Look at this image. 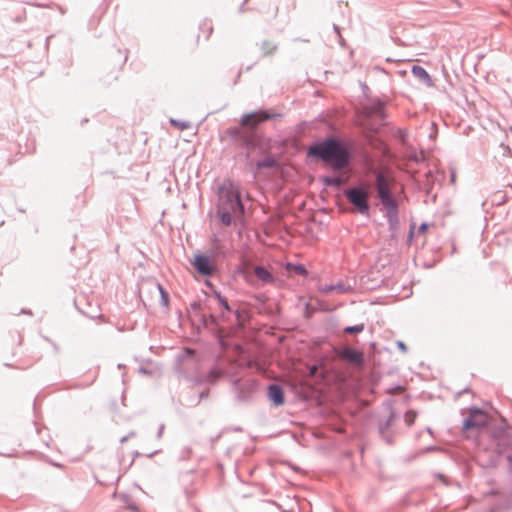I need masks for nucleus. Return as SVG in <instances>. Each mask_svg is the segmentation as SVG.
<instances>
[{
  "mask_svg": "<svg viewBox=\"0 0 512 512\" xmlns=\"http://www.w3.org/2000/svg\"><path fill=\"white\" fill-rule=\"evenodd\" d=\"M264 165H266V166H272V165H273V161H267Z\"/></svg>",
  "mask_w": 512,
  "mask_h": 512,
  "instance_id": "23",
  "label": "nucleus"
},
{
  "mask_svg": "<svg viewBox=\"0 0 512 512\" xmlns=\"http://www.w3.org/2000/svg\"><path fill=\"white\" fill-rule=\"evenodd\" d=\"M324 182L328 185L338 186L342 183V179L339 177H327L324 179Z\"/></svg>",
  "mask_w": 512,
  "mask_h": 512,
  "instance_id": "16",
  "label": "nucleus"
},
{
  "mask_svg": "<svg viewBox=\"0 0 512 512\" xmlns=\"http://www.w3.org/2000/svg\"><path fill=\"white\" fill-rule=\"evenodd\" d=\"M320 290L323 293H330L332 291H337V292L343 293L345 291V289L342 285H337V286L324 285V286H321Z\"/></svg>",
  "mask_w": 512,
  "mask_h": 512,
  "instance_id": "13",
  "label": "nucleus"
},
{
  "mask_svg": "<svg viewBox=\"0 0 512 512\" xmlns=\"http://www.w3.org/2000/svg\"><path fill=\"white\" fill-rule=\"evenodd\" d=\"M296 272L299 273V274H303V275L306 274V270L302 266L296 267Z\"/></svg>",
  "mask_w": 512,
  "mask_h": 512,
  "instance_id": "20",
  "label": "nucleus"
},
{
  "mask_svg": "<svg viewBox=\"0 0 512 512\" xmlns=\"http://www.w3.org/2000/svg\"><path fill=\"white\" fill-rule=\"evenodd\" d=\"M316 371H317V367H316V366H313V367L311 368V370H310L311 375H314V374L316 373Z\"/></svg>",
  "mask_w": 512,
  "mask_h": 512,
  "instance_id": "22",
  "label": "nucleus"
},
{
  "mask_svg": "<svg viewBox=\"0 0 512 512\" xmlns=\"http://www.w3.org/2000/svg\"><path fill=\"white\" fill-rule=\"evenodd\" d=\"M269 399L277 406L284 403L283 390L279 385L273 384L268 388Z\"/></svg>",
  "mask_w": 512,
  "mask_h": 512,
  "instance_id": "10",
  "label": "nucleus"
},
{
  "mask_svg": "<svg viewBox=\"0 0 512 512\" xmlns=\"http://www.w3.org/2000/svg\"><path fill=\"white\" fill-rule=\"evenodd\" d=\"M254 273L258 279L265 283H271L273 282V276L272 274L264 267H256L254 269Z\"/></svg>",
  "mask_w": 512,
  "mask_h": 512,
  "instance_id": "11",
  "label": "nucleus"
},
{
  "mask_svg": "<svg viewBox=\"0 0 512 512\" xmlns=\"http://www.w3.org/2000/svg\"><path fill=\"white\" fill-rule=\"evenodd\" d=\"M192 265L197 272L203 276H211L216 271L214 260L206 255L196 254Z\"/></svg>",
  "mask_w": 512,
  "mask_h": 512,
  "instance_id": "5",
  "label": "nucleus"
},
{
  "mask_svg": "<svg viewBox=\"0 0 512 512\" xmlns=\"http://www.w3.org/2000/svg\"><path fill=\"white\" fill-rule=\"evenodd\" d=\"M270 118H271V115L268 112H265V111L253 112V113L245 115L242 118L241 124H242V126H244L246 128L254 129L258 126V124H260L266 120H269Z\"/></svg>",
  "mask_w": 512,
  "mask_h": 512,
  "instance_id": "8",
  "label": "nucleus"
},
{
  "mask_svg": "<svg viewBox=\"0 0 512 512\" xmlns=\"http://www.w3.org/2000/svg\"><path fill=\"white\" fill-rule=\"evenodd\" d=\"M170 123L173 126L179 128L180 130H184V129L188 128V124L187 123L180 122V121H177V120H174V119H171Z\"/></svg>",
  "mask_w": 512,
  "mask_h": 512,
  "instance_id": "17",
  "label": "nucleus"
},
{
  "mask_svg": "<svg viewBox=\"0 0 512 512\" xmlns=\"http://www.w3.org/2000/svg\"><path fill=\"white\" fill-rule=\"evenodd\" d=\"M218 298H219V301H220L221 305H222L225 309L229 310V306H228L227 301H226L224 298H222L221 296H219V295H218Z\"/></svg>",
  "mask_w": 512,
  "mask_h": 512,
  "instance_id": "19",
  "label": "nucleus"
},
{
  "mask_svg": "<svg viewBox=\"0 0 512 512\" xmlns=\"http://www.w3.org/2000/svg\"><path fill=\"white\" fill-rule=\"evenodd\" d=\"M158 287H159L162 299L164 301V304L167 305L168 304V293L162 288L161 285H158Z\"/></svg>",
  "mask_w": 512,
  "mask_h": 512,
  "instance_id": "18",
  "label": "nucleus"
},
{
  "mask_svg": "<svg viewBox=\"0 0 512 512\" xmlns=\"http://www.w3.org/2000/svg\"><path fill=\"white\" fill-rule=\"evenodd\" d=\"M427 230V225L426 224H422L420 227H419V232L421 233H425Z\"/></svg>",
  "mask_w": 512,
  "mask_h": 512,
  "instance_id": "21",
  "label": "nucleus"
},
{
  "mask_svg": "<svg viewBox=\"0 0 512 512\" xmlns=\"http://www.w3.org/2000/svg\"><path fill=\"white\" fill-rule=\"evenodd\" d=\"M309 153L321 158L335 170L348 164L347 151L334 140H328L310 147Z\"/></svg>",
  "mask_w": 512,
  "mask_h": 512,
  "instance_id": "2",
  "label": "nucleus"
},
{
  "mask_svg": "<svg viewBox=\"0 0 512 512\" xmlns=\"http://www.w3.org/2000/svg\"><path fill=\"white\" fill-rule=\"evenodd\" d=\"M337 355L341 359L346 360L355 365H362L364 362L363 353L350 347H344L338 350Z\"/></svg>",
  "mask_w": 512,
  "mask_h": 512,
  "instance_id": "9",
  "label": "nucleus"
},
{
  "mask_svg": "<svg viewBox=\"0 0 512 512\" xmlns=\"http://www.w3.org/2000/svg\"><path fill=\"white\" fill-rule=\"evenodd\" d=\"M489 416L487 413L475 409L470 411V415L463 423L464 429L481 428L488 424Z\"/></svg>",
  "mask_w": 512,
  "mask_h": 512,
  "instance_id": "7",
  "label": "nucleus"
},
{
  "mask_svg": "<svg viewBox=\"0 0 512 512\" xmlns=\"http://www.w3.org/2000/svg\"><path fill=\"white\" fill-rule=\"evenodd\" d=\"M244 213L238 188L232 183L224 184L219 193L218 215L223 225L228 226Z\"/></svg>",
  "mask_w": 512,
  "mask_h": 512,
  "instance_id": "1",
  "label": "nucleus"
},
{
  "mask_svg": "<svg viewBox=\"0 0 512 512\" xmlns=\"http://www.w3.org/2000/svg\"><path fill=\"white\" fill-rule=\"evenodd\" d=\"M412 73L415 77L423 80V81H430V76L429 74L427 73V71L421 67V66H413L412 67Z\"/></svg>",
  "mask_w": 512,
  "mask_h": 512,
  "instance_id": "12",
  "label": "nucleus"
},
{
  "mask_svg": "<svg viewBox=\"0 0 512 512\" xmlns=\"http://www.w3.org/2000/svg\"><path fill=\"white\" fill-rule=\"evenodd\" d=\"M394 420V415L392 414L389 418V423L392 422Z\"/></svg>",
  "mask_w": 512,
  "mask_h": 512,
  "instance_id": "24",
  "label": "nucleus"
},
{
  "mask_svg": "<svg viewBox=\"0 0 512 512\" xmlns=\"http://www.w3.org/2000/svg\"><path fill=\"white\" fill-rule=\"evenodd\" d=\"M364 113L367 117L366 121L361 122V126L363 128V132L366 134V137L372 142L370 132L375 130L376 128L370 123V119H383L384 118V107L381 103H377L368 107H365Z\"/></svg>",
  "mask_w": 512,
  "mask_h": 512,
  "instance_id": "4",
  "label": "nucleus"
},
{
  "mask_svg": "<svg viewBox=\"0 0 512 512\" xmlns=\"http://www.w3.org/2000/svg\"><path fill=\"white\" fill-rule=\"evenodd\" d=\"M417 417V414L415 411H408L404 415V421L408 426H411Z\"/></svg>",
  "mask_w": 512,
  "mask_h": 512,
  "instance_id": "14",
  "label": "nucleus"
},
{
  "mask_svg": "<svg viewBox=\"0 0 512 512\" xmlns=\"http://www.w3.org/2000/svg\"><path fill=\"white\" fill-rule=\"evenodd\" d=\"M346 197L361 213L368 210V193L365 190L361 188L350 189L346 192Z\"/></svg>",
  "mask_w": 512,
  "mask_h": 512,
  "instance_id": "6",
  "label": "nucleus"
},
{
  "mask_svg": "<svg viewBox=\"0 0 512 512\" xmlns=\"http://www.w3.org/2000/svg\"><path fill=\"white\" fill-rule=\"evenodd\" d=\"M364 329V325H356V326H348L344 329L345 333L352 334V333H360Z\"/></svg>",
  "mask_w": 512,
  "mask_h": 512,
  "instance_id": "15",
  "label": "nucleus"
},
{
  "mask_svg": "<svg viewBox=\"0 0 512 512\" xmlns=\"http://www.w3.org/2000/svg\"><path fill=\"white\" fill-rule=\"evenodd\" d=\"M393 183V178L387 174L379 172L376 176V187L378 192V197L380 198L383 205L386 207H393L395 202L391 196L390 188Z\"/></svg>",
  "mask_w": 512,
  "mask_h": 512,
  "instance_id": "3",
  "label": "nucleus"
}]
</instances>
